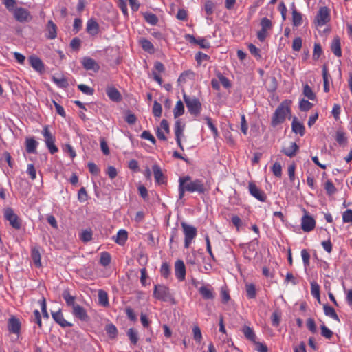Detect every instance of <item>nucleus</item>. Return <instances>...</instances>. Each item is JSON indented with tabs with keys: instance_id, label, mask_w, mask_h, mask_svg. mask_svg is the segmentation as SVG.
<instances>
[{
	"instance_id": "20",
	"label": "nucleus",
	"mask_w": 352,
	"mask_h": 352,
	"mask_svg": "<svg viewBox=\"0 0 352 352\" xmlns=\"http://www.w3.org/2000/svg\"><path fill=\"white\" fill-rule=\"evenodd\" d=\"M41 248L38 245H36L32 248L31 249V257L32 259L37 267H41Z\"/></svg>"
},
{
	"instance_id": "2",
	"label": "nucleus",
	"mask_w": 352,
	"mask_h": 352,
	"mask_svg": "<svg viewBox=\"0 0 352 352\" xmlns=\"http://www.w3.org/2000/svg\"><path fill=\"white\" fill-rule=\"evenodd\" d=\"M62 296L65 300L67 306L72 307V313L76 318L85 322L89 320V317L86 309L76 302V297L71 295L69 290H64L63 292Z\"/></svg>"
},
{
	"instance_id": "8",
	"label": "nucleus",
	"mask_w": 352,
	"mask_h": 352,
	"mask_svg": "<svg viewBox=\"0 0 352 352\" xmlns=\"http://www.w3.org/2000/svg\"><path fill=\"white\" fill-rule=\"evenodd\" d=\"M4 217L6 220L10 222V226L16 229L19 230L21 227V222L19 217L14 212L11 208H8L5 210Z\"/></svg>"
},
{
	"instance_id": "21",
	"label": "nucleus",
	"mask_w": 352,
	"mask_h": 352,
	"mask_svg": "<svg viewBox=\"0 0 352 352\" xmlns=\"http://www.w3.org/2000/svg\"><path fill=\"white\" fill-rule=\"evenodd\" d=\"M153 175L155 182L159 184H164L166 183V178L160 168V167L155 164L152 167Z\"/></svg>"
},
{
	"instance_id": "30",
	"label": "nucleus",
	"mask_w": 352,
	"mask_h": 352,
	"mask_svg": "<svg viewBox=\"0 0 352 352\" xmlns=\"http://www.w3.org/2000/svg\"><path fill=\"white\" fill-rule=\"evenodd\" d=\"M29 61L30 63V65L37 72H41L43 69L44 66L41 61V60L36 57V56H30L29 58Z\"/></svg>"
},
{
	"instance_id": "38",
	"label": "nucleus",
	"mask_w": 352,
	"mask_h": 352,
	"mask_svg": "<svg viewBox=\"0 0 352 352\" xmlns=\"http://www.w3.org/2000/svg\"><path fill=\"white\" fill-rule=\"evenodd\" d=\"M107 94L114 102H120L122 99L121 94L118 89H107Z\"/></svg>"
},
{
	"instance_id": "29",
	"label": "nucleus",
	"mask_w": 352,
	"mask_h": 352,
	"mask_svg": "<svg viewBox=\"0 0 352 352\" xmlns=\"http://www.w3.org/2000/svg\"><path fill=\"white\" fill-rule=\"evenodd\" d=\"M331 50L336 56L340 57L342 56L340 40L338 36L335 37L332 41Z\"/></svg>"
},
{
	"instance_id": "3",
	"label": "nucleus",
	"mask_w": 352,
	"mask_h": 352,
	"mask_svg": "<svg viewBox=\"0 0 352 352\" xmlns=\"http://www.w3.org/2000/svg\"><path fill=\"white\" fill-rule=\"evenodd\" d=\"M291 110L287 101L283 102L275 110L272 116L271 126L274 128L283 124L289 117Z\"/></svg>"
},
{
	"instance_id": "51",
	"label": "nucleus",
	"mask_w": 352,
	"mask_h": 352,
	"mask_svg": "<svg viewBox=\"0 0 352 352\" xmlns=\"http://www.w3.org/2000/svg\"><path fill=\"white\" fill-rule=\"evenodd\" d=\"M161 275L165 278H168L170 274V267L167 263H163L161 268H160Z\"/></svg>"
},
{
	"instance_id": "44",
	"label": "nucleus",
	"mask_w": 352,
	"mask_h": 352,
	"mask_svg": "<svg viewBox=\"0 0 352 352\" xmlns=\"http://www.w3.org/2000/svg\"><path fill=\"white\" fill-rule=\"evenodd\" d=\"M322 78L324 88H329L331 77L326 65L322 67Z\"/></svg>"
},
{
	"instance_id": "52",
	"label": "nucleus",
	"mask_w": 352,
	"mask_h": 352,
	"mask_svg": "<svg viewBox=\"0 0 352 352\" xmlns=\"http://www.w3.org/2000/svg\"><path fill=\"white\" fill-rule=\"evenodd\" d=\"M144 18L146 21L152 25H156L158 22V19L157 16L152 13L145 14Z\"/></svg>"
},
{
	"instance_id": "42",
	"label": "nucleus",
	"mask_w": 352,
	"mask_h": 352,
	"mask_svg": "<svg viewBox=\"0 0 352 352\" xmlns=\"http://www.w3.org/2000/svg\"><path fill=\"white\" fill-rule=\"evenodd\" d=\"M220 296L222 303L227 304L230 301V296L226 285L221 287Z\"/></svg>"
},
{
	"instance_id": "26",
	"label": "nucleus",
	"mask_w": 352,
	"mask_h": 352,
	"mask_svg": "<svg viewBox=\"0 0 352 352\" xmlns=\"http://www.w3.org/2000/svg\"><path fill=\"white\" fill-rule=\"evenodd\" d=\"M38 145V142L36 141L33 138H26L25 140V149L28 153H36V148Z\"/></svg>"
},
{
	"instance_id": "5",
	"label": "nucleus",
	"mask_w": 352,
	"mask_h": 352,
	"mask_svg": "<svg viewBox=\"0 0 352 352\" xmlns=\"http://www.w3.org/2000/svg\"><path fill=\"white\" fill-rule=\"evenodd\" d=\"M181 226L184 234V247L188 248L197 236V230L195 227L188 225L186 222H182Z\"/></svg>"
},
{
	"instance_id": "56",
	"label": "nucleus",
	"mask_w": 352,
	"mask_h": 352,
	"mask_svg": "<svg viewBox=\"0 0 352 352\" xmlns=\"http://www.w3.org/2000/svg\"><path fill=\"white\" fill-rule=\"evenodd\" d=\"M313 104L309 102L307 100L302 99L300 101L299 108L302 111H307L311 109Z\"/></svg>"
},
{
	"instance_id": "48",
	"label": "nucleus",
	"mask_w": 352,
	"mask_h": 352,
	"mask_svg": "<svg viewBox=\"0 0 352 352\" xmlns=\"http://www.w3.org/2000/svg\"><path fill=\"white\" fill-rule=\"evenodd\" d=\"M324 188L329 195H332L337 191L336 188L331 180H327L325 182Z\"/></svg>"
},
{
	"instance_id": "10",
	"label": "nucleus",
	"mask_w": 352,
	"mask_h": 352,
	"mask_svg": "<svg viewBox=\"0 0 352 352\" xmlns=\"http://www.w3.org/2000/svg\"><path fill=\"white\" fill-rule=\"evenodd\" d=\"M12 13L14 19L20 23L30 21L32 18L30 12L25 8L21 7L16 8Z\"/></svg>"
},
{
	"instance_id": "54",
	"label": "nucleus",
	"mask_w": 352,
	"mask_h": 352,
	"mask_svg": "<svg viewBox=\"0 0 352 352\" xmlns=\"http://www.w3.org/2000/svg\"><path fill=\"white\" fill-rule=\"evenodd\" d=\"M127 336H129L131 342L133 344H137L138 340V333L135 329H133L132 328L129 329L127 332Z\"/></svg>"
},
{
	"instance_id": "57",
	"label": "nucleus",
	"mask_w": 352,
	"mask_h": 352,
	"mask_svg": "<svg viewBox=\"0 0 352 352\" xmlns=\"http://www.w3.org/2000/svg\"><path fill=\"white\" fill-rule=\"evenodd\" d=\"M322 50L321 45L319 43H315L313 52V59L315 60H318L320 55L322 54Z\"/></svg>"
},
{
	"instance_id": "55",
	"label": "nucleus",
	"mask_w": 352,
	"mask_h": 352,
	"mask_svg": "<svg viewBox=\"0 0 352 352\" xmlns=\"http://www.w3.org/2000/svg\"><path fill=\"white\" fill-rule=\"evenodd\" d=\"M192 333L194 340L199 343L202 339V334L200 328L197 325L194 326L192 328Z\"/></svg>"
},
{
	"instance_id": "63",
	"label": "nucleus",
	"mask_w": 352,
	"mask_h": 352,
	"mask_svg": "<svg viewBox=\"0 0 352 352\" xmlns=\"http://www.w3.org/2000/svg\"><path fill=\"white\" fill-rule=\"evenodd\" d=\"M81 40L78 37L74 38L70 42V47L74 51H78L81 45Z\"/></svg>"
},
{
	"instance_id": "1",
	"label": "nucleus",
	"mask_w": 352,
	"mask_h": 352,
	"mask_svg": "<svg viewBox=\"0 0 352 352\" xmlns=\"http://www.w3.org/2000/svg\"><path fill=\"white\" fill-rule=\"evenodd\" d=\"M179 198L182 199L185 192H197L199 195L206 194L210 190V186L201 179H193L190 176L186 175L179 178Z\"/></svg>"
},
{
	"instance_id": "43",
	"label": "nucleus",
	"mask_w": 352,
	"mask_h": 352,
	"mask_svg": "<svg viewBox=\"0 0 352 352\" xmlns=\"http://www.w3.org/2000/svg\"><path fill=\"white\" fill-rule=\"evenodd\" d=\"M98 301L100 305L107 307L109 305V298L107 293L104 290H99L98 292Z\"/></svg>"
},
{
	"instance_id": "36",
	"label": "nucleus",
	"mask_w": 352,
	"mask_h": 352,
	"mask_svg": "<svg viewBox=\"0 0 352 352\" xmlns=\"http://www.w3.org/2000/svg\"><path fill=\"white\" fill-rule=\"evenodd\" d=\"M245 291L248 298L253 299L256 296V291L255 285L253 283H248L245 285Z\"/></svg>"
},
{
	"instance_id": "64",
	"label": "nucleus",
	"mask_w": 352,
	"mask_h": 352,
	"mask_svg": "<svg viewBox=\"0 0 352 352\" xmlns=\"http://www.w3.org/2000/svg\"><path fill=\"white\" fill-rule=\"evenodd\" d=\"M342 220L344 223H352V210L348 209L343 212Z\"/></svg>"
},
{
	"instance_id": "34",
	"label": "nucleus",
	"mask_w": 352,
	"mask_h": 352,
	"mask_svg": "<svg viewBox=\"0 0 352 352\" xmlns=\"http://www.w3.org/2000/svg\"><path fill=\"white\" fill-rule=\"evenodd\" d=\"M323 309L326 316L331 318L332 319L336 320L338 322H340L339 316H338L335 309L332 307L328 305H324Z\"/></svg>"
},
{
	"instance_id": "47",
	"label": "nucleus",
	"mask_w": 352,
	"mask_h": 352,
	"mask_svg": "<svg viewBox=\"0 0 352 352\" xmlns=\"http://www.w3.org/2000/svg\"><path fill=\"white\" fill-rule=\"evenodd\" d=\"M31 322L36 323L40 329L42 328L41 316L38 310L36 309L33 312V316L30 318Z\"/></svg>"
},
{
	"instance_id": "58",
	"label": "nucleus",
	"mask_w": 352,
	"mask_h": 352,
	"mask_svg": "<svg viewBox=\"0 0 352 352\" xmlns=\"http://www.w3.org/2000/svg\"><path fill=\"white\" fill-rule=\"evenodd\" d=\"M321 335L325 338L330 339L333 336V332L324 324L321 327Z\"/></svg>"
},
{
	"instance_id": "28",
	"label": "nucleus",
	"mask_w": 352,
	"mask_h": 352,
	"mask_svg": "<svg viewBox=\"0 0 352 352\" xmlns=\"http://www.w3.org/2000/svg\"><path fill=\"white\" fill-rule=\"evenodd\" d=\"M292 22L294 26H300L302 23V14L297 11L296 9L295 4L293 3L292 4Z\"/></svg>"
},
{
	"instance_id": "33",
	"label": "nucleus",
	"mask_w": 352,
	"mask_h": 352,
	"mask_svg": "<svg viewBox=\"0 0 352 352\" xmlns=\"http://www.w3.org/2000/svg\"><path fill=\"white\" fill-rule=\"evenodd\" d=\"M139 42H140L141 47H142V49L144 51H146L150 54L154 53L155 48H154L153 45L152 44V43L150 41H148L146 38H142L140 39Z\"/></svg>"
},
{
	"instance_id": "25",
	"label": "nucleus",
	"mask_w": 352,
	"mask_h": 352,
	"mask_svg": "<svg viewBox=\"0 0 352 352\" xmlns=\"http://www.w3.org/2000/svg\"><path fill=\"white\" fill-rule=\"evenodd\" d=\"M292 128L293 132H294L296 134H299L301 137L305 135V128L302 123L297 120L296 118H294L293 119L292 123Z\"/></svg>"
},
{
	"instance_id": "31",
	"label": "nucleus",
	"mask_w": 352,
	"mask_h": 352,
	"mask_svg": "<svg viewBox=\"0 0 352 352\" xmlns=\"http://www.w3.org/2000/svg\"><path fill=\"white\" fill-rule=\"evenodd\" d=\"M82 63L83 65V67L87 70L96 71L98 69V66L96 62L94 59L89 57L84 58L82 59Z\"/></svg>"
},
{
	"instance_id": "18",
	"label": "nucleus",
	"mask_w": 352,
	"mask_h": 352,
	"mask_svg": "<svg viewBox=\"0 0 352 352\" xmlns=\"http://www.w3.org/2000/svg\"><path fill=\"white\" fill-rule=\"evenodd\" d=\"M57 26L52 21H48L45 28V36L48 39H54L57 36Z\"/></svg>"
},
{
	"instance_id": "9",
	"label": "nucleus",
	"mask_w": 352,
	"mask_h": 352,
	"mask_svg": "<svg viewBox=\"0 0 352 352\" xmlns=\"http://www.w3.org/2000/svg\"><path fill=\"white\" fill-rule=\"evenodd\" d=\"M330 20L329 10L327 7L320 8L317 15L315 17V23L318 26L324 25Z\"/></svg>"
},
{
	"instance_id": "11",
	"label": "nucleus",
	"mask_w": 352,
	"mask_h": 352,
	"mask_svg": "<svg viewBox=\"0 0 352 352\" xmlns=\"http://www.w3.org/2000/svg\"><path fill=\"white\" fill-rule=\"evenodd\" d=\"M248 190L250 194L260 201L265 202L267 199V195L264 191L260 189L254 182H250L248 184Z\"/></svg>"
},
{
	"instance_id": "40",
	"label": "nucleus",
	"mask_w": 352,
	"mask_h": 352,
	"mask_svg": "<svg viewBox=\"0 0 352 352\" xmlns=\"http://www.w3.org/2000/svg\"><path fill=\"white\" fill-rule=\"evenodd\" d=\"M111 261V254L108 252H102L100 253V263L104 266H108Z\"/></svg>"
},
{
	"instance_id": "37",
	"label": "nucleus",
	"mask_w": 352,
	"mask_h": 352,
	"mask_svg": "<svg viewBox=\"0 0 352 352\" xmlns=\"http://www.w3.org/2000/svg\"><path fill=\"white\" fill-rule=\"evenodd\" d=\"M320 285L316 281L311 282V294L318 301L320 300Z\"/></svg>"
},
{
	"instance_id": "24",
	"label": "nucleus",
	"mask_w": 352,
	"mask_h": 352,
	"mask_svg": "<svg viewBox=\"0 0 352 352\" xmlns=\"http://www.w3.org/2000/svg\"><path fill=\"white\" fill-rule=\"evenodd\" d=\"M241 331L247 340L252 342L253 343L256 342V336L252 327L248 325H244L241 329Z\"/></svg>"
},
{
	"instance_id": "35",
	"label": "nucleus",
	"mask_w": 352,
	"mask_h": 352,
	"mask_svg": "<svg viewBox=\"0 0 352 352\" xmlns=\"http://www.w3.org/2000/svg\"><path fill=\"white\" fill-rule=\"evenodd\" d=\"M195 77V73L191 70H187L184 72L179 77L178 81L182 85V83L186 82L188 80H192Z\"/></svg>"
},
{
	"instance_id": "15",
	"label": "nucleus",
	"mask_w": 352,
	"mask_h": 352,
	"mask_svg": "<svg viewBox=\"0 0 352 352\" xmlns=\"http://www.w3.org/2000/svg\"><path fill=\"white\" fill-rule=\"evenodd\" d=\"M185 38L190 43L199 45L202 49H208L210 47V43L204 38L197 39L193 35L186 34Z\"/></svg>"
},
{
	"instance_id": "12",
	"label": "nucleus",
	"mask_w": 352,
	"mask_h": 352,
	"mask_svg": "<svg viewBox=\"0 0 352 352\" xmlns=\"http://www.w3.org/2000/svg\"><path fill=\"white\" fill-rule=\"evenodd\" d=\"M21 323L19 318L14 316L11 317L8 320V329L10 333L19 335L21 331Z\"/></svg>"
},
{
	"instance_id": "32",
	"label": "nucleus",
	"mask_w": 352,
	"mask_h": 352,
	"mask_svg": "<svg viewBox=\"0 0 352 352\" xmlns=\"http://www.w3.org/2000/svg\"><path fill=\"white\" fill-rule=\"evenodd\" d=\"M185 129V124L182 122L180 120L175 121L174 125V132L176 138H182L184 135V131Z\"/></svg>"
},
{
	"instance_id": "49",
	"label": "nucleus",
	"mask_w": 352,
	"mask_h": 352,
	"mask_svg": "<svg viewBox=\"0 0 352 352\" xmlns=\"http://www.w3.org/2000/svg\"><path fill=\"white\" fill-rule=\"evenodd\" d=\"M105 330L109 336L111 338H115L118 334V330L116 327L112 324H107L105 327Z\"/></svg>"
},
{
	"instance_id": "13",
	"label": "nucleus",
	"mask_w": 352,
	"mask_h": 352,
	"mask_svg": "<svg viewBox=\"0 0 352 352\" xmlns=\"http://www.w3.org/2000/svg\"><path fill=\"white\" fill-rule=\"evenodd\" d=\"M52 316L54 320L62 327H71L73 324L66 320L63 316L61 309H59L56 311H52Z\"/></svg>"
},
{
	"instance_id": "19",
	"label": "nucleus",
	"mask_w": 352,
	"mask_h": 352,
	"mask_svg": "<svg viewBox=\"0 0 352 352\" xmlns=\"http://www.w3.org/2000/svg\"><path fill=\"white\" fill-rule=\"evenodd\" d=\"M99 24L95 19H90L87 21L86 31L91 36L97 35L99 32Z\"/></svg>"
},
{
	"instance_id": "45",
	"label": "nucleus",
	"mask_w": 352,
	"mask_h": 352,
	"mask_svg": "<svg viewBox=\"0 0 352 352\" xmlns=\"http://www.w3.org/2000/svg\"><path fill=\"white\" fill-rule=\"evenodd\" d=\"M93 232L91 229H86L82 231L80 239L85 243H87L92 239Z\"/></svg>"
},
{
	"instance_id": "16",
	"label": "nucleus",
	"mask_w": 352,
	"mask_h": 352,
	"mask_svg": "<svg viewBox=\"0 0 352 352\" xmlns=\"http://www.w3.org/2000/svg\"><path fill=\"white\" fill-rule=\"evenodd\" d=\"M170 129H169V124L166 120L163 119L161 121L160 126L157 128L156 135L159 140H166V137L165 135V133H169Z\"/></svg>"
},
{
	"instance_id": "23",
	"label": "nucleus",
	"mask_w": 352,
	"mask_h": 352,
	"mask_svg": "<svg viewBox=\"0 0 352 352\" xmlns=\"http://www.w3.org/2000/svg\"><path fill=\"white\" fill-rule=\"evenodd\" d=\"M128 239V233L125 230H120L116 236H113V240L118 245H123Z\"/></svg>"
},
{
	"instance_id": "59",
	"label": "nucleus",
	"mask_w": 352,
	"mask_h": 352,
	"mask_svg": "<svg viewBox=\"0 0 352 352\" xmlns=\"http://www.w3.org/2000/svg\"><path fill=\"white\" fill-rule=\"evenodd\" d=\"M206 123L209 129L212 131L214 138H217L219 135L217 127L212 123V119L209 117L206 118Z\"/></svg>"
},
{
	"instance_id": "17",
	"label": "nucleus",
	"mask_w": 352,
	"mask_h": 352,
	"mask_svg": "<svg viewBox=\"0 0 352 352\" xmlns=\"http://www.w3.org/2000/svg\"><path fill=\"white\" fill-rule=\"evenodd\" d=\"M175 274L179 281H183L186 277V267L182 260H178L175 264Z\"/></svg>"
},
{
	"instance_id": "39",
	"label": "nucleus",
	"mask_w": 352,
	"mask_h": 352,
	"mask_svg": "<svg viewBox=\"0 0 352 352\" xmlns=\"http://www.w3.org/2000/svg\"><path fill=\"white\" fill-rule=\"evenodd\" d=\"M53 80L56 83V85L59 87L65 88L69 85L67 79L64 76L60 75L54 76L53 77Z\"/></svg>"
},
{
	"instance_id": "7",
	"label": "nucleus",
	"mask_w": 352,
	"mask_h": 352,
	"mask_svg": "<svg viewBox=\"0 0 352 352\" xmlns=\"http://www.w3.org/2000/svg\"><path fill=\"white\" fill-rule=\"evenodd\" d=\"M42 134L45 138V142L47 148L51 154H54L58 152V149L55 145V137L52 134L49 129L48 126L43 127Z\"/></svg>"
},
{
	"instance_id": "41",
	"label": "nucleus",
	"mask_w": 352,
	"mask_h": 352,
	"mask_svg": "<svg viewBox=\"0 0 352 352\" xmlns=\"http://www.w3.org/2000/svg\"><path fill=\"white\" fill-rule=\"evenodd\" d=\"M184 113V106L183 102L181 100H178L174 107L173 114L174 117L178 118L182 116Z\"/></svg>"
},
{
	"instance_id": "62",
	"label": "nucleus",
	"mask_w": 352,
	"mask_h": 352,
	"mask_svg": "<svg viewBox=\"0 0 352 352\" xmlns=\"http://www.w3.org/2000/svg\"><path fill=\"white\" fill-rule=\"evenodd\" d=\"M78 199L80 202H85L88 199L87 192L84 187H82L78 193Z\"/></svg>"
},
{
	"instance_id": "60",
	"label": "nucleus",
	"mask_w": 352,
	"mask_h": 352,
	"mask_svg": "<svg viewBox=\"0 0 352 352\" xmlns=\"http://www.w3.org/2000/svg\"><path fill=\"white\" fill-rule=\"evenodd\" d=\"M272 170L273 172V174L277 177H280L282 175V167L280 163L275 162L274 165L272 167Z\"/></svg>"
},
{
	"instance_id": "61",
	"label": "nucleus",
	"mask_w": 352,
	"mask_h": 352,
	"mask_svg": "<svg viewBox=\"0 0 352 352\" xmlns=\"http://www.w3.org/2000/svg\"><path fill=\"white\" fill-rule=\"evenodd\" d=\"M141 138L150 141L153 144H156V140L154 136L148 131H144L141 135Z\"/></svg>"
},
{
	"instance_id": "46",
	"label": "nucleus",
	"mask_w": 352,
	"mask_h": 352,
	"mask_svg": "<svg viewBox=\"0 0 352 352\" xmlns=\"http://www.w3.org/2000/svg\"><path fill=\"white\" fill-rule=\"evenodd\" d=\"M336 140L340 145L346 144L347 142V138L345 133L340 130L337 131L336 134Z\"/></svg>"
},
{
	"instance_id": "53",
	"label": "nucleus",
	"mask_w": 352,
	"mask_h": 352,
	"mask_svg": "<svg viewBox=\"0 0 352 352\" xmlns=\"http://www.w3.org/2000/svg\"><path fill=\"white\" fill-rule=\"evenodd\" d=\"M162 108L161 104L155 101L153 106V114L155 117L160 118L162 116Z\"/></svg>"
},
{
	"instance_id": "14",
	"label": "nucleus",
	"mask_w": 352,
	"mask_h": 352,
	"mask_svg": "<svg viewBox=\"0 0 352 352\" xmlns=\"http://www.w3.org/2000/svg\"><path fill=\"white\" fill-rule=\"evenodd\" d=\"M315 226L316 221L312 217L306 214L302 217L301 228L303 231L310 232L314 229Z\"/></svg>"
},
{
	"instance_id": "6",
	"label": "nucleus",
	"mask_w": 352,
	"mask_h": 352,
	"mask_svg": "<svg viewBox=\"0 0 352 352\" xmlns=\"http://www.w3.org/2000/svg\"><path fill=\"white\" fill-rule=\"evenodd\" d=\"M184 100L190 114L197 116L200 113L201 104L198 98L184 94Z\"/></svg>"
},
{
	"instance_id": "4",
	"label": "nucleus",
	"mask_w": 352,
	"mask_h": 352,
	"mask_svg": "<svg viewBox=\"0 0 352 352\" xmlns=\"http://www.w3.org/2000/svg\"><path fill=\"white\" fill-rule=\"evenodd\" d=\"M153 296L157 300L162 302H169L173 305L176 303L175 299L171 294L169 287L164 285H155Z\"/></svg>"
},
{
	"instance_id": "50",
	"label": "nucleus",
	"mask_w": 352,
	"mask_h": 352,
	"mask_svg": "<svg viewBox=\"0 0 352 352\" xmlns=\"http://www.w3.org/2000/svg\"><path fill=\"white\" fill-rule=\"evenodd\" d=\"M260 25L262 29L267 32L272 29V23L271 20L267 17H263L261 19Z\"/></svg>"
},
{
	"instance_id": "22",
	"label": "nucleus",
	"mask_w": 352,
	"mask_h": 352,
	"mask_svg": "<svg viewBox=\"0 0 352 352\" xmlns=\"http://www.w3.org/2000/svg\"><path fill=\"white\" fill-rule=\"evenodd\" d=\"M199 292L206 300H212L214 298V290L210 286H201L199 289Z\"/></svg>"
},
{
	"instance_id": "27",
	"label": "nucleus",
	"mask_w": 352,
	"mask_h": 352,
	"mask_svg": "<svg viewBox=\"0 0 352 352\" xmlns=\"http://www.w3.org/2000/svg\"><path fill=\"white\" fill-rule=\"evenodd\" d=\"M298 148V146L296 144V143L291 142L288 147L283 148L281 152L283 153L285 155L289 157H292L296 155Z\"/></svg>"
}]
</instances>
